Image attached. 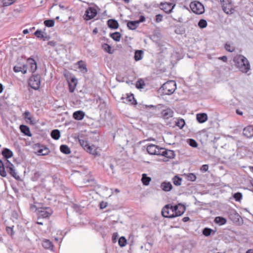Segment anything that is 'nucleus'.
<instances>
[{
    "instance_id": "1",
    "label": "nucleus",
    "mask_w": 253,
    "mask_h": 253,
    "mask_svg": "<svg viewBox=\"0 0 253 253\" xmlns=\"http://www.w3.org/2000/svg\"><path fill=\"white\" fill-rule=\"evenodd\" d=\"M236 66L242 72L247 73L250 69L248 59L243 55L236 56L234 59Z\"/></svg>"
},
{
    "instance_id": "2",
    "label": "nucleus",
    "mask_w": 253,
    "mask_h": 253,
    "mask_svg": "<svg viewBox=\"0 0 253 253\" xmlns=\"http://www.w3.org/2000/svg\"><path fill=\"white\" fill-rule=\"evenodd\" d=\"M163 90L166 94H170L172 93L176 88V84L174 80H168L163 84Z\"/></svg>"
},
{
    "instance_id": "3",
    "label": "nucleus",
    "mask_w": 253,
    "mask_h": 253,
    "mask_svg": "<svg viewBox=\"0 0 253 253\" xmlns=\"http://www.w3.org/2000/svg\"><path fill=\"white\" fill-rule=\"evenodd\" d=\"M159 156L164 157L163 161L168 162L170 159H173L175 157V153L173 150H169L164 148H161Z\"/></svg>"
},
{
    "instance_id": "4",
    "label": "nucleus",
    "mask_w": 253,
    "mask_h": 253,
    "mask_svg": "<svg viewBox=\"0 0 253 253\" xmlns=\"http://www.w3.org/2000/svg\"><path fill=\"white\" fill-rule=\"evenodd\" d=\"M190 7L192 11L197 14H202L205 11L204 5L202 3L197 1L191 2Z\"/></svg>"
},
{
    "instance_id": "5",
    "label": "nucleus",
    "mask_w": 253,
    "mask_h": 253,
    "mask_svg": "<svg viewBox=\"0 0 253 253\" xmlns=\"http://www.w3.org/2000/svg\"><path fill=\"white\" fill-rule=\"evenodd\" d=\"M37 211L38 218H48L53 213L52 210L49 207L41 208L36 209Z\"/></svg>"
},
{
    "instance_id": "6",
    "label": "nucleus",
    "mask_w": 253,
    "mask_h": 253,
    "mask_svg": "<svg viewBox=\"0 0 253 253\" xmlns=\"http://www.w3.org/2000/svg\"><path fill=\"white\" fill-rule=\"evenodd\" d=\"M222 9L227 14H231L234 12V9L232 4V0H220Z\"/></svg>"
},
{
    "instance_id": "7",
    "label": "nucleus",
    "mask_w": 253,
    "mask_h": 253,
    "mask_svg": "<svg viewBox=\"0 0 253 253\" xmlns=\"http://www.w3.org/2000/svg\"><path fill=\"white\" fill-rule=\"evenodd\" d=\"M173 209V207L170 205L165 206L162 210V215L167 218L175 217Z\"/></svg>"
},
{
    "instance_id": "8",
    "label": "nucleus",
    "mask_w": 253,
    "mask_h": 253,
    "mask_svg": "<svg viewBox=\"0 0 253 253\" xmlns=\"http://www.w3.org/2000/svg\"><path fill=\"white\" fill-rule=\"evenodd\" d=\"M171 2H161L160 4V8L166 13H170L175 6L174 0H171Z\"/></svg>"
},
{
    "instance_id": "9",
    "label": "nucleus",
    "mask_w": 253,
    "mask_h": 253,
    "mask_svg": "<svg viewBox=\"0 0 253 253\" xmlns=\"http://www.w3.org/2000/svg\"><path fill=\"white\" fill-rule=\"evenodd\" d=\"M4 166L7 171L12 176L16 179H18L20 178L19 175H17L15 169H14V166L8 160H6Z\"/></svg>"
},
{
    "instance_id": "10",
    "label": "nucleus",
    "mask_w": 253,
    "mask_h": 253,
    "mask_svg": "<svg viewBox=\"0 0 253 253\" xmlns=\"http://www.w3.org/2000/svg\"><path fill=\"white\" fill-rule=\"evenodd\" d=\"M121 99L125 103L130 105H136L137 104L136 100L132 93H126L125 96H122Z\"/></svg>"
},
{
    "instance_id": "11",
    "label": "nucleus",
    "mask_w": 253,
    "mask_h": 253,
    "mask_svg": "<svg viewBox=\"0 0 253 253\" xmlns=\"http://www.w3.org/2000/svg\"><path fill=\"white\" fill-rule=\"evenodd\" d=\"M97 15V11L95 8L89 7L87 8L84 15V18L86 20H89L93 18Z\"/></svg>"
},
{
    "instance_id": "12",
    "label": "nucleus",
    "mask_w": 253,
    "mask_h": 253,
    "mask_svg": "<svg viewBox=\"0 0 253 253\" xmlns=\"http://www.w3.org/2000/svg\"><path fill=\"white\" fill-rule=\"evenodd\" d=\"M161 149V148L154 144H149L147 146V151L150 155L159 156Z\"/></svg>"
},
{
    "instance_id": "13",
    "label": "nucleus",
    "mask_w": 253,
    "mask_h": 253,
    "mask_svg": "<svg viewBox=\"0 0 253 253\" xmlns=\"http://www.w3.org/2000/svg\"><path fill=\"white\" fill-rule=\"evenodd\" d=\"M175 217L181 215L185 211L186 208L184 205L178 204L173 207Z\"/></svg>"
},
{
    "instance_id": "14",
    "label": "nucleus",
    "mask_w": 253,
    "mask_h": 253,
    "mask_svg": "<svg viewBox=\"0 0 253 253\" xmlns=\"http://www.w3.org/2000/svg\"><path fill=\"white\" fill-rule=\"evenodd\" d=\"M132 82V80H126V83L131 87H132L131 85L135 86L138 89H143L145 86L144 80H137L135 84H133Z\"/></svg>"
},
{
    "instance_id": "15",
    "label": "nucleus",
    "mask_w": 253,
    "mask_h": 253,
    "mask_svg": "<svg viewBox=\"0 0 253 253\" xmlns=\"http://www.w3.org/2000/svg\"><path fill=\"white\" fill-rule=\"evenodd\" d=\"M13 70L16 73L21 72L22 74H24L27 72V67L24 64H18L14 66Z\"/></svg>"
},
{
    "instance_id": "16",
    "label": "nucleus",
    "mask_w": 253,
    "mask_h": 253,
    "mask_svg": "<svg viewBox=\"0 0 253 253\" xmlns=\"http://www.w3.org/2000/svg\"><path fill=\"white\" fill-rule=\"evenodd\" d=\"M160 188L165 192H169L172 189V185L170 182L166 181L161 183Z\"/></svg>"
},
{
    "instance_id": "17",
    "label": "nucleus",
    "mask_w": 253,
    "mask_h": 253,
    "mask_svg": "<svg viewBox=\"0 0 253 253\" xmlns=\"http://www.w3.org/2000/svg\"><path fill=\"white\" fill-rule=\"evenodd\" d=\"M243 134L248 138L253 136V127L251 126L245 127L243 129Z\"/></svg>"
},
{
    "instance_id": "18",
    "label": "nucleus",
    "mask_w": 253,
    "mask_h": 253,
    "mask_svg": "<svg viewBox=\"0 0 253 253\" xmlns=\"http://www.w3.org/2000/svg\"><path fill=\"white\" fill-rule=\"evenodd\" d=\"M161 114L164 119H168L173 116V112L171 109L167 108L162 111Z\"/></svg>"
},
{
    "instance_id": "19",
    "label": "nucleus",
    "mask_w": 253,
    "mask_h": 253,
    "mask_svg": "<svg viewBox=\"0 0 253 253\" xmlns=\"http://www.w3.org/2000/svg\"><path fill=\"white\" fill-rule=\"evenodd\" d=\"M77 68L79 69L83 73L87 72L86 65L85 62L82 60L78 61L76 64Z\"/></svg>"
},
{
    "instance_id": "20",
    "label": "nucleus",
    "mask_w": 253,
    "mask_h": 253,
    "mask_svg": "<svg viewBox=\"0 0 253 253\" xmlns=\"http://www.w3.org/2000/svg\"><path fill=\"white\" fill-rule=\"evenodd\" d=\"M29 86L35 90H37L40 88L41 85L40 80H29Z\"/></svg>"
},
{
    "instance_id": "21",
    "label": "nucleus",
    "mask_w": 253,
    "mask_h": 253,
    "mask_svg": "<svg viewBox=\"0 0 253 253\" xmlns=\"http://www.w3.org/2000/svg\"><path fill=\"white\" fill-rule=\"evenodd\" d=\"M85 150L88 153L97 156L98 155V152L97 151V149L96 147L94 145H88L86 148H85Z\"/></svg>"
},
{
    "instance_id": "22",
    "label": "nucleus",
    "mask_w": 253,
    "mask_h": 253,
    "mask_svg": "<svg viewBox=\"0 0 253 253\" xmlns=\"http://www.w3.org/2000/svg\"><path fill=\"white\" fill-rule=\"evenodd\" d=\"M196 119L199 123H204L207 121L208 116L205 113L197 114Z\"/></svg>"
},
{
    "instance_id": "23",
    "label": "nucleus",
    "mask_w": 253,
    "mask_h": 253,
    "mask_svg": "<svg viewBox=\"0 0 253 253\" xmlns=\"http://www.w3.org/2000/svg\"><path fill=\"white\" fill-rule=\"evenodd\" d=\"M42 245L43 247L46 249L52 251L53 249V245L52 242L47 239H44L42 241Z\"/></svg>"
},
{
    "instance_id": "24",
    "label": "nucleus",
    "mask_w": 253,
    "mask_h": 253,
    "mask_svg": "<svg viewBox=\"0 0 253 253\" xmlns=\"http://www.w3.org/2000/svg\"><path fill=\"white\" fill-rule=\"evenodd\" d=\"M28 63L31 65V70L32 73H34L37 69V63L35 60L32 58H29L28 59Z\"/></svg>"
},
{
    "instance_id": "25",
    "label": "nucleus",
    "mask_w": 253,
    "mask_h": 253,
    "mask_svg": "<svg viewBox=\"0 0 253 253\" xmlns=\"http://www.w3.org/2000/svg\"><path fill=\"white\" fill-rule=\"evenodd\" d=\"M107 24L109 28L116 29L119 27V23L117 20L114 19H109L107 21Z\"/></svg>"
},
{
    "instance_id": "26",
    "label": "nucleus",
    "mask_w": 253,
    "mask_h": 253,
    "mask_svg": "<svg viewBox=\"0 0 253 253\" xmlns=\"http://www.w3.org/2000/svg\"><path fill=\"white\" fill-rule=\"evenodd\" d=\"M24 117L27 122H29L32 125L35 124V122L33 120V117L29 111H26L24 113Z\"/></svg>"
},
{
    "instance_id": "27",
    "label": "nucleus",
    "mask_w": 253,
    "mask_h": 253,
    "mask_svg": "<svg viewBox=\"0 0 253 253\" xmlns=\"http://www.w3.org/2000/svg\"><path fill=\"white\" fill-rule=\"evenodd\" d=\"M84 113L82 111H76L73 114V118L77 120H82L84 116Z\"/></svg>"
},
{
    "instance_id": "28",
    "label": "nucleus",
    "mask_w": 253,
    "mask_h": 253,
    "mask_svg": "<svg viewBox=\"0 0 253 253\" xmlns=\"http://www.w3.org/2000/svg\"><path fill=\"white\" fill-rule=\"evenodd\" d=\"M151 181V178L148 176L146 173H143L142 174L141 181L144 185H149Z\"/></svg>"
},
{
    "instance_id": "29",
    "label": "nucleus",
    "mask_w": 253,
    "mask_h": 253,
    "mask_svg": "<svg viewBox=\"0 0 253 253\" xmlns=\"http://www.w3.org/2000/svg\"><path fill=\"white\" fill-rule=\"evenodd\" d=\"M70 91L74 92L78 83V80H67Z\"/></svg>"
},
{
    "instance_id": "30",
    "label": "nucleus",
    "mask_w": 253,
    "mask_h": 253,
    "mask_svg": "<svg viewBox=\"0 0 253 253\" xmlns=\"http://www.w3.org/2000/svg\"><path fill=\"white\" fill-rule=\"evenodd\" d=\"M2 156L6 159H8L12 157L13 152L7 148L4 149L2 151Z\"/></svg>"
},
{
    "instance_id": "31",
    "label": "nucleus",
    "mask_w": 253,
    "mask_h": 253,
    "mask_svg": "<svg viewBox=\"0 0 253 253\" xmlns=\"http://www.w3.org/2000/svg\"><path fill=\"white\" fill-rule=\"evenodd\" d=\"M139 22L137 21H131L127 22V26L130 30H134L138 26Z\"/></svg>"
},
{
    "instance_id": "32",
    "label": "nucleus",
    "mask_w": 253,
    "mask_h": 253,
    "mask_svg": "<svg viewBox=\"0 0 253 253\" xmlns=\"http://www.w3.org/2000/svg\"><path fill=\"white\" fill-rule=\"evenodd\" d=\"M214 222L219 225H223L226 224L227 220L223 217L217 216L214 219Z\"/></svg>"
},
{
    "instance_id": "33",
    "label": "nucleus",
    "mask_w": 253,
    "mask_h": 253,
    "mask_svg": "<svg viewBox=\"0 0 253 253\" xmlns=\"http://www.w3.org/2000/svg\"><path fill=\"white\" fill-rule=\"evenodd\" d=\"M143 51L141 50H136L134 54V59L137 61L141 60L142 58Z\"/></svg>"
},
{
    "instance_id": "34",
    "label": "nucleus",
    "mask_w": 253,
    "mask_h": 253,
    "mask_svg": "<svg viewBox=\"0 0 253 253\" xmlns=\"http://www.w3.org/2000/svg\"><path fill=\"white\" fill-rule=\"evenodd\" d=\"M51 136L55 140H58L60 136V131L58 129H54L51 131Z\"/></svg>"
},
{
    "instance_id": "35",
    "label": "nucleus",
    "mask_w": 253,
    "mask_h": 253,
    "mask_svg": "<svg viewBox=\"0 0 253 253\" xmlns=\"http://www.w3.org/2000/svg\"><path fill=\"white\" fill-rule=\"evenodd\" d=\"M105 168L109 174L113 175L114 173V168L113 164H108L105 167Z\"/></svg>"
},
{
    "instance_id": "36",
    "label": "nucleus",
    "mask_w": 253,
    "mask_h": 253,
    "mask_svg": "<svg viewBox=\"0 0 253 253\" xmlns=\"http://www.w3.org/2000/svg\"><path fill=\"white\" fill-rule=\"evenodd\" d=\"M20 129L21 131L27 136H31L30 131L29 128L24 125L20 126Z\"/></svg>"
},
{
    "instance_id": "37",
    "label": "nucleus",
    "mask_w": 253,
    "mask_h": 253,
    "mask_svg": "<svg viewBox=\"0 0 253 253\" xmlns=\"http://www.w3.org/2000/svg\"><path fill=\"white\" fill-rule=\"evenodd\" d=\"M60 149L61 152L65 154H69L71 153L70 148L65 145H61Z\"/></svg>"
},
{
    "instance_id": "38",
    "label": "nucleus",
    "mask_w": 253,
    "mask_h": 253,
    "mask_svg": "<svg viewBox=\"0 0 253 253\" xmlns=\"http://www.w3.org/2000/svg\"><path fill=\"white\" fill-rule=\"evenodd\" d=\"M172 182L175 185L179 186L181 184L182 178L175 175L172 178Z\"/></svg>"
},
{
    "instance_id": "39",
    "label": "nucleus",
    "mask_w": 253,
    "mask_h": 253,
    "mask_svg": "<svg viewBox=\"0 0 253 253\" xmlns=\"http://www.w3.org/2000/svg\"><path fill=\"white\" fill-rule=\"evenodd\" d=\"M225 48L227 51L230 52H233L235 50L233 43L228 42L225 44Z\"/></svg>"
},
{
    "instance_id": "40",
    "label": "nucleus",
    "mask_w": 253,
    "mask_h": 253,
    "mask_svg": "<svg viewBox=\"0 0 253 253\" xmlns=\"http://www.w3.org/2000/svg\"><path fill=\"white\" fill-rule=\"evenodd\" d=\"M110 37L115 41L119 42L121 39V34L119 32H115L110 34Z\"/></svg>"
},
{
    "instance_id": "41",
    "label": "nucleus",
    "mask_w": 253,
    "mask_h": 253,
    "mask_svg": "<svg viewBox=\"0 0 253 253\" xmlns=\"http://www.w3.org/2000/svg\"><path fill=\"white\" fill-rule=\"evenodd\" d=\"M4 165L2 162L0 160V175L2 177L6 176V172L5 171Z\"/></svg>"
},
{
    "instance_id": "42",
    "label": "nucleus",
    "mask_w": 253,
    "mask_h": 253,
    "mask_svg": "<svg viewBox=\"0 0 253 253\" xmlns=\"http://www.w3.org/2000/svg\"><path fill=\"white\" fill-rule=\"evenodd\" d=\"M35 35L38 38L43 39L44 40H45V38L44 36V33L42 32V31L38 30L35 32Z\"/></svg>"
},
{
    "instance_id": "43",
    "label": "nucleus",
    "mask_w": 253,
    "mask_h": 253,
    "mask_svg": "<svg viewBox=\"0 0 253 253\" xmlns=\"http://www.w3.org/2000/svg\"><path fill=\"white\" fill-rule=\"evenodd\" d=\"M198 25L200 28L203 29L207 26V22L205 19H201L199 21Z\"/></svg>"
},
{
    "instance_id": "44",
    "label": "nucleus",
    "mask_w": 253,
    "mask_h": 253,
    "mask_svg": "<svg viewBox=\"0 0 253 253\" xmlns=\"http://www.w3.org/2000/svg\"><path fill=\"white\" fill-rule=\"evenodd\" d=\"M79 143L81 146L85 150V148H86L87 146H88L89 144L86 140L80 138L79 139Z\"/></svg>"
},
{
    "instance_id": "45",
    "label": "nucleus",
    "mask_w": 253,
    "mask_h": 253,
    "mask_svg": "<svg viewBox=\"0 0 253 253\" xmlns=\"http://www.w3.org/2000/svg\"><path fill=\"white\" fill-rule=\"evenodd\" d=\"M118 243L120 247H125L126 244V240L124 237H121L119 239Z\"/></svg>"
},
{
    "instance_id": "46",
    "label": "nucleus",
    "mask_w": 253,
    "mask_h": 253,
    "mask_svg": "<svg viewBox=\"0 0 253 253\" xmlns=\"http://www.w3.org/2000/svg\"><path fill=\"white\" fill-rule=\"evenodd\" d=\"M176 125L178 126L180 128H182L185 125V121L182 119L177 120Z\"/></svg>"
},
{
    "instance_id": "47",
    "label": "nucleus",
    "mask_w": 253,
    "mask_h": 253,
    "mask_svg": "<svg viewBox=\"0 0 253 253\" xmlns=\"http://www.w3.org/2000/svg\"><path fill=\"white\" fill-rule=\"evenodd\" d=\"M15 0H2V5L3 6H7L13 4Z\"/></svg>"
},
{
    "instance_id": "48",
    "label": "nucleus",
    "mask_w": 253,
    "mask_h": 253,
    "mask_svg": "<svg viewBox=\"0 0 253 253\" xmlns=\"http://www.w3.org/2000/svg\"><path fill=\"white\" fill-rule=\"evenodd\" d=\"M44 24L46 27H51L54 25V21L53 20H47L44 21Z\"/></svg>"
},
{
    "instance_id": "49",
    "label": "nucleus",
    "mask_w": 253,
    "mask_h": 253,
    "mask_svg": "<svg viewBox=\"0 0 253 253\" xmlns=\"http://www.w3.org/2000/svg\"><path fill=\"white\" fill-rule=\"evenodd\" d=\"M102 48L103 49V50L106 51L107 52H108L109 53H112L111 51V47L109 44H108L107 43H104L102 45Z\"/></svg>"
},
{
    "instance_id": "50",
    "label": "nucleus",
    "mask_w": 253,
    "mask_h": 253,
    "mask_svg": "<svg viewBox=\"0 0 253 253\" xmlns=\"http://www.w3.org/2000/svg\"><path fill=\"white\" fill-rule=\"evenodd\" d=\"M211 231L210 228H205L203 231V234L206 236H208L211 234Z\"/></svg>"
},
{
    "instance_id": "51",
    "label": "nucleus",
    "mask_w": 253,
    "mask_h": 253,
    "mask_svg": "<svg viewBox=\"0 0 253 253\" xmlns=\"http://www.w3.org/2000/svg\"><path fill=\"white\" fill-rule=\"evenodd\" d=\"M233 197L236 201H240L242 198V195L241 193L238 192L234 194Z\"/></svg>"
},
{
    "instance_id": "52",
    "label": "nucleus",
    "mask_w": 253,
    "mask_h": 253,
    "mask_svg": "<svg viewBox=\"0 0 253 253\" xmlns=\"http://www.w3.org/2000/svg\"><path fill=\"white\" fill-rule=\"evenodd\" d=\"M188 180L194 181L196 179V176L194 173H189L187 176Z\"/></svg>"
},
{
    "instance_id": "53",
    "label": "nucleus",
    "mask_w": 253,
    "mask_h": 253,
    "mask_svg": "<svg viewBox=\"0 0 253 253\" xmlns=\"http://www.w3.org/2000/svg\"><path fill=\"white\" fill-rule=\"evenodd\" d=\"M189 144L191 147H194V148L197 147L198 146V144L196 142V141L195 140L192 139H190L189 140Z\"/></svg>"
},
{
    "instance_id": "54",
    "label": "nucleus",
    "mask_w": 253,
    "mask_h": 253,
    "mask_svg": "<svg viewBox=\"0 0 253 253\" xmlns=\"http://www.w3.org/2000/svg\"><path fill=\"white\" fill-rule=\"evenodd\" d=\"M6 231L7 233L8 234H10V235L12 236V235H14V231H13L12 227H6Z\"/></svg>"
},
{
    "instance_id": "55",
    "label": "nucleus",
    "mask_w": 253,
    "mask_h": 253,
    "mask_svg": "<svg viewBox=\"0 0 253 253\" xmlns=\"http://www.w3.org/2000/svg\"><path fill=\"white\" fill-rule=\"evenodd\" d=\"M163 20V16L161 14H158L156 16V21L157 23L161 22Z\"/></svg>"
},
{
    "instance_id": "56",
    "label": "nucleus",
    "mask_w": 253,
    "mask_h": 253,
    "mask_svg": "<svg viewBox=\"0 0 253 253\" xmlns=\"http://www.w3.org/2000/svg\"><path fill=\"white\" fill-rule=\"evenodd\" d=\"M209 169V166L207 165H204L201 168V170L203 172H206L208 171Z\"/></svg>"
},
{
    "instance_id": "57",
    "label": "nucleus",
    "mask_w": 253,
    "mask_h": 253,
    "mask_svg": "<svg viewBox=\"0 0 253 253\" xmlns=\"http://www.w3.org/2000/svg\"><path fill=\"white\" fill-rule=\"evenodd\" d=\"M48 45L54 47L56 45V42L53 41H49L48 42Z\"/></svg>"
},
{
    "instance_id": "58",
    "label": "nucleus",
    "mask_w": 253,
    "mask_h": 253,
    "mask_svg": "<svg viewBox=\"0 0 253 253\" xmlns=\"http://www.w3.org/2000/svg\"><path fill=\"white\" fill-rule=\"evenodd\" d=\"M107 203L105 202H102L100 203V208L102 209L105 208L107 207Z\"/></svg>"
},
{
    "instance_id": "59",
    "label": "nucleus",
    "mask_w": 253,
    "mask_h": 253,
    "mask_svg": "<svg viewBox=\"0 0 253 253\" xmlns=\"http://www.w3.org/2000/svg\"><path fill=\"white\" fill-rule=\"evenodd\" d=\"M44 151H45V152H44V153H42L43 150H39V153L41 155H46V154H47V153H48V149H45Z\"/></svg>"
},
{
    "instance_id": "60",
    "label": "nucleus",
    "mask_w": 253,
    "mask_h": 253,
    "mask_svg": "<svg viewBox=\"0 0 253 253\" xmlns=\"http://www.w3.org/2000/svg\"><path fill=\"white\" fill-rule=\"evenodd\" d=\"M219 60H222L223 62H226L227 61V57L226 56L219 57L218 58Z\"/></svg>"
},
{
    "instance_id": "61",
    "label": "nucleus",
    "mask_w": 253,
    "mask_h": 253,
    "mask_svg": "<svg viewBox=\"0 0 253 253\" xmlns=\"http://www.w3.org/2000/svg\"><path fill=\"white\" fill-rule=\"evenodd\" d=\"M145 17L144 16L141 15L140 17L139 20L137 21L139 22V24L140 22H143L145 21Z\"/></svg>"
},
{
    "instance_id": "62",
    "label": "nucleus",
    "mask_w": 253,
    "mask_h": 253,
    "mask_svg": "<svg viewBox=\"0 0 253 253\" xmlns=\"http://www.w3.org/2000/svg\"><path fill=\"white\" fill-rule=\"evenodd\" d=\"M118 237L117 233H114L112 237V240L113 242H115L116 241V239Z\"/></svg>"
},
{
    "instance_id": "63",
    "label": "nucleus",
    "mask_w": 253,
    "mask_h": 253,
    "mask_svg": "<svg viewBox=\"0 0 253 253\" xmlns=\"http://www.w3.org/2000/svg\"><path fill=\"white\" fill-rule=\"evenodd\" d=\"M236 113L239 115H243V112L240 111L239 109L236 110Z\"/></svg>"
},
{
    "instance_id": "64",
    "label": "nucleus",
    "mask_w": 253,
    "mask_h": 253,
    "mask_svg": "<svg viewBox=\"0 0 253 253\" xmlns=\"http://www.w3.org/2000/svg\"><path fill=\"white\" fill-rule=\"evenodd\" d=\"M189 220V218L188 217H184L183 218L182 220L183 222H187Z\"/></svg>"
}]
</instances>
